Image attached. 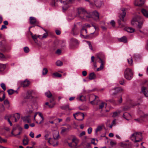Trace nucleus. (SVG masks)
<instances>
[{
    "instance_id": "57",
    "label": "nucleus",
    "mask_w": 148,
    "mask_h": 148,
    "mask_svg": "<svg viewBox=\"0 0 148 148\" xmlns=\"http://www.w3.org/2000/svg\"><path fill=\"white\" fill-rule=\"evenodd\" d=\"M69 130L68 128H65L63 127L62 128L61 132L62 133H64L65 132H67Z\"/></svg>"
},
{
    "instance_id": "19",
    "label": "nucleus",
    "mask_w": 148,
    "mask_h": 148,
    "mask_svg": "<svg viewBox=\"0 0 148 148\" xmlns=\"http://www.w3.org/2000/svg\"><path fill=\"white\" fill-rule=\"evenodd\" d=\"M28 108L26 109V110L28 113L30 114L33 112V108L32 105H28Z\"/></svg>"
},
{
    "instance_id": "36",
    "label": "nucleus",
    "mask_w": 148,
    "mask_h": 148,
    "mask_svg": "<svg viewBox=\"0 0 148 148\" xmlns=\"http://www.w3.org/2000/svg\"><path fill=\"white\" fill-rule=\"evenodd\" d=\"M41 37V36L35 34L34 35H32V38L34 40L35 42H36V39L37 38H40Z\"/></svg>"
},
{
    "instance_id": "2",
    "label": "nucleus",
    "mask_w": 148,
    "mask_h": 148,
    "mask_svg": "<svg viewBox=\"0 0 148 148\" xmlns=\"http://www.w3.org/2000/svg\"><path fill=\"white\" fill-rule=\"evenodd\" d=\"M130 138L134 143L139 142L142 139V133L140 132L134 133L131 135Z\"/></svg>"
},
{
    "instance_id": "33",
    "label": "nucleus",
    "mask_w": 148,
    "mask_h": 148,
    "mask_svg": "<svg viewBox=\"0 0 148 148\" xmlns=\"http://www.w3.org/2000/svg\"><path fill=\"white\" fill-rule=\"evenodd\" d=\"M23 120L24 121H26L28 123H30V119L29 118V116L24 117L23 118Z\"/></svg>"
},
{
    "instance_id": "20",
    "label": "nucleus",
    "mask_w": 148,
    "mask_h": 148,
    "mask_svg": "<svg viewBox=\"0 0 148 148\" xmlns=\"http://www.w3.org/2000/svg\"><path fill=\"white\" fill-rule=\"evenodd\" d=\"M30 23L31 24H34L36 23V20L35 18L30 17L29 18Z\"/></svg>"
},
{
    "instance_id": "31",
    "label": "nucleus",
    "mask_w": 148,
    "mask_h": 148,
    "mask_svg": "<svg viewBox=\"0 0 148 148\" xmlns=\"http://www.w3.org/2000/svg\"><path fill=\"white\" fill-rule=\"evenodd\" d=\"M126 31L129 33H132L134 31V29L132 28L128 27L125 28Z\"/></svg>"
},
{
    "instance_id": "40",
    "label": "nucleus",
    "mask_w": 148,
    "mask_h": 148,
    "mask_svg": "<svg viewBox=\"0 0 148 148\" xmlns=\"http://www.w3.org/2000/svg\"><path fill=\"white\" fill-rule=\"evenodd\" d=\"M5 95L3 93H0V100L2 101L5 98Z\"/></svg>"
},
{
    "instance_id": "39",
    "label": "nucleus",
    "mask_w": 148,
    "mask_h": 148,
    "mask_svg": "<svg viewBox=\"0 0 148 148\" xmlns=\"http://www.w3.org/2000/svg\"><path fill=\"white\" fill-rule=\"evenodd\" d=\"M53 75L54 77H60L62 76V75L57 72L53 73Z\"/></svg>"
},
{
    "instance_id": "1",
    "label": "nucleus",
    "mask_w": 148,
    "mask_h": 148,
    "mask_svg": "<svg viewBox=\"0 0 148 148\" xmlns=\"http://www.w3.org/2000/svg\"><path fill=\"white\" fill-rule=\"evenodd\" d=\"M142 20L143 19L140 16H136L133 18L131 21V24L134 25H137L138 27L140 29L141 28L143 24Z\"/></svg>"
},
{
    "instance_id": "5",
    "label": "nucleus",
    "mask_w": 148,
    "mask_h": 148,
    "mask_svg": "<svg viewBox=\"0 0 148 148\" xmlns=\"http://www.w3.org/2000/svg\"><path fill=\"white\" fill-rule=\"evenodd\" d=\"M86 12V10L83 8H78L77 10V14L76 16L77 17L80 18L82 19V18H84L83 16Z\"/></svg>"
},
{
    "instance_id": "43",
    "label": "nucleus",
    "mask_w": 148,
    "mask_h": 148,
    "mask_svg": "<svg viewBox=\"0 0 148 148\" xmlns=\"http://www.w3.org/2000/svg\"><path fill=\"white\" fill-rule=\"evenodd\" d=\"M4 104L6 106L7 108H9L10 107V106L9 105V102L7 100H6L4 101Z\"/></svg>"
},
{
    "instance_id": "10",
    "label": "nucleus",
    "mask_w": 148,
    "mask_h": 148,
    "mask_svg": "<svg viewBox=\"0 0 148 148\" xmlns=\"http://www.w3.org/2000/svg\"><path fill=\"white\" fill-rule=\"evenodd\" d=\"M91 97L94 98V100L91 101L90 102V103L92 104H93V103H94L95 104H97V101L98 100V97L95 95H92L89 98V100H90Z\"/></svg>"
},
{
    "instance_id": "18",
    "label": "nucleus",
    "mask_w": 148,
    "mask_h": 148,
    "mask_svg": "<svg viewBox=\"0 0 148 148\" xmlns=\"http://www.w3.org/2000/svg\"><path fill=\"white\" fill-rule=\"evenodd\" d=\"M141 12L144 16L147 18H148V9H145L143 8L141 10Z\"/></svg>"
},
{
    "instance_id": "8",
    "label": "nucleus",
    "mask_w": 148,
    "mask_h": 148,
    "mask_svg": "<svg viewBox=\"0 0 148 148\" xmlns=\"http://www.w3.org/2000/svg\"><path fill=\"white\" fill-rule=\"evenodd\" d=\"M100 54L97 55V58L99 59L100 61L99 62L101 64L99 67L97 69V71H99L102 70L103 68V65L104 63V61L101 59V58L102 57L100 55Z\"/></svg>"
},
{
    "instance_id": "6",
    "label": "nucleus",
    "mask_w": 148,
    "mask_h": 148,
    "mask_svg": "<svg viewBox=\"0 0 148 148\" xmlns=\"http://www.w3.org/2000/svg\"><path fill=\"white\" fill-rule=\"evenodd\" d=\"M81 26V24L79 23H77L76 25H75L74 28L72 29V33L74 35L78 34L79 33V29Z\"/></svg>"
},
{
    "instance_id": "61",
    "label": "nucleus",
    "mask_w": 148,
    "mask_h": 148,
    "mask_svg": "<svg viewBox=\"0 0 148 148\" xmlns=\"http://www.w3.org/2000/svg\"><path fill=\"white\" fill-rule=\"evenodd\" d=\"M141 90L142 91L143 93H144V92H145L147 91L146 88L144 86H143L142 87Z\"/></svg>"
},
{
    "instance_id": "54",
    "label": "nucleus",
    "mask_w": 148,
    "mask_h": 148,
    "mask_svg": "<svg viewBox=\"0 0 148 148\" xmlns=\"http://www.w3.org/2000/svg\"><path fill=\"white\" fill-rule=\"evenodd\" d=\"M24 51L26 53H27L29 51V48L27 47H25L23 49Z\"/></svg>"
},
{
    "instance_id": "9",
    "label": "nucleus",
    "mask_w": 148,
    "mask_h": 148,
    "mask_svg": "<svg viewBox=\"0 0 148 148\" xmlns=\"http://www.w3.org/2000/svg\"><path fill=\"white\" fill-rule=\"evenodd\" d=\"M145 0H136L134 3L135 6H142L145 2Z\"/></svg>"
},
{
    "instance_id": "41",
    "label": "nucleus",
    "mask_w": 148,
    "mask_h": 148,
    "mask_svg": "<svg viewBox=\"0 0 148 148\" xmlns=\"http://www.w3.org/2000/svg\"><path fill=\"white\" fill-rule=\"evenodd\" d=\"M84 32L86 34H87V33L86 29L84 27H82L80 31L81 34H84Z\"/></svg>"
},
{
    "instance_id": "21",
    "label": "nucleus",
    "mask_w": 148,
    "mask_h": 148,
    "mask_svg": "<svg viewBox=\"0 0 148 148\" xmlns=\"http://www.w3.org/2000/svg\"><path fill=\"white\" fill-rule=\"evenodd\" d=\"M20 118V115L18 113H16L13 116V118L14 119V122H16Z\"/></svg>"
},
{
    "instance_id": "46",
    "label": "nucleus",
    "mask_w": 148,
    "mask_h": 148,
    "mask_svg": "<svg viewBox=\"0 0 148 148\" xmlns=\"http://www.w3.org/2000/svg\"><path fill=\"white\" fill-rule=\"evenodd\" d=\"M102 129V126H98L95 130V133H97V132L100 131Z\"/></svg>"
},
{
    "instance_id": "52",
    "label": "nucleus",
    "mask_w": 148,
    "mask_h": 148,
    "mask_svg": "<svg viewBox=\"0 0 148 148\" xmlns=\"http://www.w3.org/2000/svg\"><path fill=\"white\" fill-rule=\"evenodd\" d=\"M56 64L57 66H61L62 65V63L61 61L58 60L56 62Z\"/></svg>"
},
{
    "instance_id": "48",
    "label": "nucleus",
    "mask_w": 148,
    "mask_h": 148,
    "mask_svg": "<svg viewBox=\"0 0 148 148\" xmlns=\"http://www.w3.org/2000/svg\"><path fill=\"white\" fill-rule=\"evenodd\" d=\"M48 71L46 68H44L42 71V74L43 75H46Z\"/></svg>"
},
{
    "instance_id": "13",
    "label": "nucleus",
    "mask_w": 148,
    "mask_h": 148,
    "mask_svg": "<svg viewBox=\"0 0 148 148\" xmlns=\"http://www.w3.org/2000/svg\"><path fill=\"white\" fill-rule=\"evenodd\" d=\"M92 18H94L95 20H98L99 18V14L98 12L96 11H93L92 13Z\"/></svg>"
},
{
    "instance_id": "49",
    "label": "nucleus",
    "mask_w": 148,
    "mask_h": 148,
    "mask_svg": "<svg viewBox=\"0 0 148 148\" xmlns=\"http://www.w3.org/2000/svg\"><path fill=\"white\" fill-rule=\"evenodd\" d=\"M53 136L54 139L55 140L58 139L59 137V135L58 133L57 132L56 134H53Z\"/></svg>"
},
{
    "instance_id": "59",
    "label": "nucleus",
    "mask_w": 148,
    "mask_h": 148,
    "mask_svg": "<svg viewBox=\"0 0 148 148\" xmlns=\"http://www.w3.org/2000/svg\"><path fill=\"white\" fill-rule=\"evenodd\" d=\"M92 128L91 127H90L88 129V130H87L88 133L89 134H91L92 132Z\"/></svg>"
},
{
    "instance_id": "38",
    "label": "nucleus",
    "mask_w": 148,
    "mask_h": 148,
    "mask_svg": "<svg viewBox=\"0 0 148 148\" xmlns=\"http://www.w3.org/2000/svg\"><path fill=\"white\" fill-rule=\"evenodd\" d=\"M121 112V110H118L116 112H115L113 113V114L112 115V116L113 117H115L117 116Z\"/></svg>"
},
{
    "instance_id": "32",
    "label": "nucleus",
    "mask_w": 148,
    "mask_h": 148,
    "mask_svg": "<svg viewBox=\"0 0 148 148\" xmlns=\"http://www.w3.org/2000/svg\"><path fill=\"white\" fill-rule=\"evenodd\" d=\"M119 40V41L123 42L124 43L126 42H127V38L125 36H123L122 38H120Z\"/></svg>"
},
{
    "instance_id": "22",
    "label": "nucleus",
    "mask_w": 148,
    "mask_h": 148,
    "mask_svg": "<svg viewBox=\"0 0 148 148\" xmlns=\"http://www.w3.org/2000/svg\"><path fill=\"white\" fill-rule=\"evenodd\" d=\"M102 2L99 0L95 1V4L96 7L98 8L100 7L102 5Z\"/></svg>"
},
{
    "instance_id": "51",
    "label": "nucleus",
    "mask_w": 148,
    "mask_h": 148,
    "mask_svg": "<svg viewBox=\"0 0 148 148\" xmlns=\"http://www.w3.org/2000/svg\"><path fill=\"white\" fill-rule=\"evenodd\" d=\"M86 42L88 44V45L90 49L91 50L93 51V48H92V45L91 44L90 42L89 41H86Z\"/></svg>"
},
{
    "instance_id": "23",
    "label": "nucleus",
    "mask_w": 148,
    "mask_h": 148,
    "mask_svg": "<svg viewBox=\"0 0 148 148\" xmlns=\"http://www.w3.org/2000/svg\"><path fill=\"white\" fill-rule=\"evenodd\" d=\"M96 75L94 72L91 73L89 74V79L90 80L95 79L96 78Z\"/></svg>"
},
{
    "instance_id": "27",
    "label": "nucleus",
    "mask_w": 148,
    "mask_h": 148,
    "mask_svg": "<svg viewBox=\"0 0 148 148\" xmlns=\"http://www.w3.org/2000/svg\"><path fill=\"white\" fill-rule=\"evenodd\" d=\"M130 57L129 58H127V60L128 62V63L129 64V65L130 66H132L133 65V60H132V58L130 56Z\"/></svg>"
},
{
    "instance_id": "35",
    "label": "nucleus",
    "mask_w": 148,
    "mask_h": 148,
    "mask_svg": "<svg viewBox=\"0 0 148 148\" xmlns=\"http://www.w3.org/2000/svg\"><path fill=\"white\" fill-rule=\"evenodd\" d=\"M6 67V64L0 63V71H3Z\"/></svg>"
},
{
    "instance_id": "55",
    "label": "nucleus",
    "mask_w": 148,
    "mask_h": 148,
    "mask_svg": "<svg viewBox=\"0 0 148 148\" xmlns=\"http://www.w3.org/2000/svg\"><path fill=\"white\" fill-rule=\"evenodd\" d=\"M82 95H79L77 97L76 99L77 101H82Z\"/></svg>"
},
{
    "instance_id": "3",
    "label": "nucleus",
    "mask_w": 148,
    "mask_h": 148,
    "mask_svg": "<svg viewBox=\"0 0 148 148\" xmlns=\"http://www.w3.org/2000/svg\"><path fill=\"white\" fill-rule=\"evenodd\" d=\"M75 0H67L66 1L64 0H57L58 2H60L62 4L63 10H65L69 8L71 5V3L73 2Z\"/></svg>"
},
{
    "instance_id": "34",
    "label": "nucleus",
    "mask_w": 148,
    "mask_h": 148,
    "mask_svg": "<svg viewBox=\"0 0 148 148\" xmlns=\"http://www.w3.org/2000/svg\"><path fill=\"white\" fill-rule=\"evenodd\" d=\"M6 57L2 53L0 52V60L4 61L6 60Z\"/></svg>"
},
{
    "instance_id": "25",
    "label": "nucleus",
    "mask_w": 148,
    "mask_h": 148,
    "mask_svg": "<svg viewBox=\"0 0 148 148\" xmlns=\"http://www.w3.org/2000/svg\"><path fill=\"white\" fill-rule=\"evenodd\" d=\"M3 42V41L0 42V50L1 51H4L5 49V45Z\"/></svg>"
},
{
    "instance_id": "11",
    "label": "nucleus",
    "mask_w": 148,
    "mask_h": 148,
    "mask_svg": "<svg viewBox=\"0 0 148 148\" xmlns=\"http://www.w3.org/2000/svg\"><path fill=\"white\" fill-rule=\"evenodd\" d=\"M78 44V40L74 38H72L71 40V44L70 45V47L72 49L73 48V45H76Z\"/></svg>"
},
{
    "instance_id": "26",
    "label": "nucleus",
    "mask_w": 148,
    "mask_h": 148,
    "mask_svg": "<svg viewBox=\"0 0 148 148\" xmlns=\"http://www.w3.org/2000/svg\"><path fill=\"white\" fill-rule=\"evenodd\" d=\"M23 145H27L28 144L29 139L26 136H25L23 140Z\"/></svg>"
},
{
    "instance_id": "64",
    "label": "nucleus",
    "mask_w": 148,
    "mask_h": 148,
    "mask_svg": "<svg viewBox=\"0 0 148 148\" xmlns=\"http://www.w3.org/2000/svg\"><path fill=\"white\" fill-rule=\"evenodd\" d=\"M29 135L32 138H34V134L32 132H30Z\"/></svg>"
},
{
    "instance_id": "12",
    "label": "nucleus",
    "mask_w": 148,
    "mask_h": 148,
    "mask_svg": "<svg viewBox=\"0 0 148 148\" xmlns=\"http://www.w3.org/2000/svg\"><path fill=\"white\" fill-rule=\"evenodd\" d=\"M126 12L124 9L122 10H121V13L119 16V17L120 20L123 21L124 22L125 21L124 18L125 16Z\"/></svg>"
},
{
    "instance_id": "17",
    "label": "nucleus",
    "mask_w": 148,
    "mask_h": 148,
    "mask_svg": "<svg viewBox=\"0 0 148 148\" xmlns=\"http://www.w3.org/2000/svg\"><path fill=\"white\" fill-rule=\"evenodd\" d=\"M121 146L125 148H131L132 147V144L130 143L127 144L125 143H121Z\"/></svg>"
},
{
    "instance_id": "44",
    "label": "nucleus",
    "mask_w": 148,
    "mask_h": 148,
    "mask_svg": "<svg viewBox=\"0 0 148 148\" xmlns=\"http://www.w3.org/2000/svg\"><path fill=\"white\" fill-rule=\"evenodd\" d=\"M53 99H52L50 100V102L52 103L51 104H50L49 105V107L50 108H52L53 107L54 105L55 104V103H53Z\"/></svg>"
},
{
    "instance_id": "63",
    "label": "nucleus",
    "mask_w": 148,
    "mask_h": 148,
    "mask_svg": "<svg viewBox=\"0 0 148 148\" xmlns=\"http://www.w3.org/2000/svg\"><path fill=\"white\" fill-rule=\"evenodd\" d=\"M49 134H45L44 136L45 139V140H48L49 138Z\"/></svg>"
},
{
    "instance_id": "42",
    "label": "nucleus",
    "mask_w": 148,
    "mask_h": 148,
    "mask_svg": "<svg viewBox=\"0 0 148 148\" xmlns=\"http://www.w3.org/2000/svg\"><path fill=\"white\" fill-rule=\"evenodd\" d=\"M72 143L75 144V146H76L78 143V140L77 138L76 137H74L72 140Z\"/></svg>"
},
{
    "instance_id": "45",
    "label": "nucleus",
    "mask_w": 148,
    "mask_h": 148,
    "mask_svg": "<svg viewBox=\"0 0 148 148\" xmlns=\"http://www.w3.org/2000/svg\"><path fill=\"white\" fill-rule=\"evenodd\" d=\"M45 95L48 98H50L52 96V95L51 94L50 92L49 91H48L45 93Z\"/></svg>"
},
{
    "instance_id": "7",
    "label": "nucleus",
    "mask_w": 148,
    "mask_h": 148,
    "mask_svg": "<svg viewBox=\"0 0 148 148\" xmlns=\"http://www.w3.org/2000/svg\"><path fill=\"white\" fill-rule=\"evenodd\" d=\"M73 116L74 118L79 121H82L83 119L84 118V114L81 112H77L74 114Z\"/></svg>"
},
{
    "instance_id": "37",
    "label": "nucleus",
    "mask_w": 148,
    "mask_h": 148,
    "mask_svg": "<svg viewBox=\"0 0 148 148\" xmlns=\"http://www.w3.org/2000/svg\"><path fill=\"white\" fill-rule=\"evenodd\" d=\"M13 118V116L10 117V119L8 118L7 119V121L9 122L10 126L12 125V123L10 120H11L12 122H13V121H14V119Z\"/></svg>"
},
{
    "instance_id": "47",
    "label": "nucleus",
    "mask_w": 148,
    "mask_h": 148,
    "mask_svg": "<svg viewBox=\"0 0 148 148\" xmlns=\"http://www.w3.org/2000/svg\"><path fill=\"white\" fill-rule=\"evenodd\" d=\"M7 142V140L6 139H3L0 136V143H6Z\"/></svg>"
},
{
    "instance_id": "56",
    "label": "nucleus",
    "mask_w": 148,
    "mask_h": 148,
    "mask_svg": "<svg viewBox=\"0 0 148 148\" xmlns=\"http://www.w3.org/2000/svg\"><path fill=\"white\" fill-rule=\"evenodd\" d=\"M118 103L119 104L121 103L122 101V97L121 96L117 100Z\"/></svg>"
},
{
    "instance_id": "53",
    "label": "nucleus",
    "mask_w": 148,
    "mask_h": 148,
    "mask_svg": "<svg viewBox=\"0 0 148 148\" xmlns=\"http://www.w3.org/2000/svg\"><path fill=\"white\" fill-rule=\"evenodd\" d=\"M95 32L93 33H91L88 36L89 39H91L95 37V36L93 35V34Z\"/></svg>"
},
{
    "instance_id": "29",
    "label": "nucleus",
    "mask_w": 148,
    "mask_h": 148,
    "mask_svg": "<svg viewBox=\"0 0 148 148\" xmlns=\"http://www.w3.org/2000/svg\"><path fill=\"white\" fill-rule=\"evenodd\" d=\"M61 108L63 110H72V109L70 108L69 107V105L67 104L66 105H64L61 107Z\"/></svg>"
},
{
    "instance_id": "4",
    "label": "nucleus",
    "mask_w": 148,
    "mask_h": 148,
    "mask_svg": "<svg viewBox=\"0 0 148 148\" xmlns=\"http://www.w3.org/2000/svg\"><path fill=\"white\" fill-rule=\"evenodd\" d=\"M124 77L127 79L130 80L133 77V73L132 70L129 68H127L124 72Z\"/></svg>"
},
{
    "instance_id": "58",
    "label": "nucleus",
    "mask_w": 148,
    "mask_h": 148,
    "mask_svg": "<svg viewBox=\"0 0 148 148\" xmlns=\"http://www.w3.org/2000/svg\"><path fill=\"white\" fill-rule=\"evenodd\" d=\"M1 86L4 90H6L5 86L4 84L3 83H1Z\"/></svg>"
},
{
    "instance_id": "14",
    "label": "nucleus",
    "mask_w": 148,
    "mask_h": 148,
    "mask_svg": "<svg viewBox=\"0 0 148 148\" xmlns=\"http://www.w3.org/2000/svg\"><path fill=\"white\" fill-rule=\"evenodd\" d=\"M29 84V82L28 80L26 79L25 81L21 82V86L23 87H25L28 86Z\"/></svg>"
},
{
    "instance_id": "62",
    "label": "nucleus",
    "mask_w": 148,
    "mask_h": 148,
    "mask_svg": "<svg viewBox=\"0 0 148 148\" xmlns=\"http://www.w3.org/2000/svg\"><path fill=\"white\" fill-rule=\"evenodd\" d=\"M118 23L119 24V27H124L125 25L124 24H121L119 21H118Z\"/></svg>"
},
{
    "instance_id": "16",
    "label": "nucleus",
    "mask_w": 148,
    "mask_h": 148,
    "mask_svg": "<svg viewBox=\"0 0 148 148\" xmlns=\"http://www.w3.org/2000/svg\"><path fill=\"white\" fill-rule=\"evenodd\" d=\"M114 95H116L120 93L123 91V89L121 87H116L114 88Z\"/></svg>"
},
{
    "instance_id": "24",
    "label": "nucleus",
    "mask_w": 148,
    "mask_h": 148,
    "mask_svg": "<svg viewBox=\"0 0 148 148\" xmlns=\"http://www.w3.org/2000/svg\"><path fill=\"white\" fill-rule=\"evenodd\" d=\"M123 116L125 119L128 120L131 118V115L128 113H125L123 114Z\"/></svg>"
},
{
    "instance_id": "30",
    "label": "nucleus",
    "mask_w": 148,
    "mask_h": 148,
    "mask_svg": "<svg viewBox=\"0 0 148 148\" xmlns=\"http://www.w3.org/2000/svg\"><path fill=\"white\" fill-rule=\"evenodd\" d=\"M32 93L31 91H28L26 93V96H24V97L25 99H29L31 96V95Z\"/></svg>"
},
{
    "instance_id": "28",
    "label": "nucleus",
    "mask_w": 148,
    "mask_h": 148,
    "mask_svg": "<svg viewBox=\"0 0 148 148\" xmlns=\"http://www.w3.org/2000/svg\"><path fill=\"white\" fill-rule=\"evenodd\" d=\"M7 92L8 94L11 95L14 93H18V92L17 90H14L12 89H9L8 90Z\"/></svg>"
},
{
    "instance_id": "50",
    "label": "nucleus",
    "mask_w": 148,
    "mask_h": 148,
    "mask_svg": "<svg viewBox=\"0 0 148 148\" xmlns=\"http://www.w3.org/2000/svg\"><path fill=\"white\" fill-rule=\"evenodd\" d=\"M106 104V106L107 104L105 103L104 102H101L100 104V105L99 106V109H102V108L104 106V105L105 104Z\"/></svg>"
},
{
    "instance_id": "15",
    "label": "nucleus",
    "mask_w": 148,
    "mask_h": 148,
    "mask_svg": "<svg viewBox=\"0 0 148 148\" xmlns=\"http://www.w3.org/2000/svg\"><path fill=\"white\" fill-rule=\"evenodd\" d=\"M83 16L84 18H82V19L87 20L89 18H92V16L90 13L87 12L86 11Z\"/></svg>"
},
{
    "instance_id": "60",
    "label": "nucleus",
    "mask_w": 148,
    "mask_h": 148,
    "mask_svg": "<svg viewBox=\"0 0 148 148\" xmlns=\"http://www.w3.org/2000/svg\"><path fill=\"white\" fill-rule=\"evenodd\" d=\"M48 35L47 32H46L45 33H44L43 34V36L42 37H40V38H45L47 37V36Z\"/></svg>"
}]
</instances>
